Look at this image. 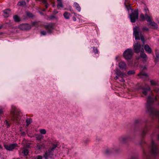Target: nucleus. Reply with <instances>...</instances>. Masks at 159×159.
I'll use <instances>...</instances> for the list:
<instances>
[{"label": "nucleus", "mask_w": 159, "mask_h": 159, "mask_svg": "<svg viewBox=\"0 0 159 159\" xmlns=\"http://www.w3.org/2000/svg\"><path fill=\"white\" fill-rule=\"evenodd\" d=\"M11 115L13 123L16 125H20L21 128H26L32 122L31 118H25L22 116L21 113L16 110L15 107L12 108Z\"/></svg>", "instance_id": "obj_1"}, {"label": "nucleus", "mask_w": 159, "mask_h": 159, "mask_svg": "<svg viewBox=\"0 0 159 159\" xmlns=\"http://www.w3.org/2000/svg\"><path fill=\"white\" fill-rule=\"evenodd\" d=\"M149 148L150 152H147L143 150L144 159H157V156L159 154V148L152 139Z\"/></svg>", "instance_id": "obj_2"}, {"label": "nucleus", "mask_w": 159, "mask_h": 159, "mask_svg": "<svg viewBox=\"0 0 159 159\" xmlns=\"http://www.w3.org/2000/svg\"><path fill=\"white\" fill-rule=\"evenodd\" d=\"M157 100V97L154 96L149 95L147 98L146 107L147 111L150 114L159 118V111L152 107L153 103Z\"/></svg>", "instance_id": "obj_3"}, {"label": "nucleus", "mask_w": 159, "mask_h": 159, "mask_svg": "<svg viewBox=\"0 0 159 159\" xmlns=\"http://www.w3.org/2000/svg\"><path fill=\"white\" fill-rule=\"evenodd\" d=\"M125 0V4L127 11H129V10H131V13L129 15V16L131 21L132 23H134L136 21V20L138 19L139 16L138 10L137 9H132L129 3H128V5L126 4V2H127V0Z\"/></svg>", "instance_id": "obj_4"}, {"label": "nucleus", "mask_w": 159, "mask_h": 159, "mask_svg": "<svg viewBox=\"0 0 159 159\" xmlns=\"http://www.w3.org/2000/svg\"><path fill=\"white\" fill-rule=\"evenodd\" d=\"M145 124V127L142 129L141 130V139L139 143V145L142 147H143L144 145L146 143L145 140L143 139V138L145 136L147 132L148 131V125L146 122Z\"/></svg>", "instance_id": "obj_5"}, {"label": "nucleus", "mask_w": 159, "mask_h": 159, "mask_svg": "<svg viewBox=\"0 0 159 159\" xmlns=\"http://www.w3.org/2000/svg\"><path fill=\"white\" fill-rule=\"evenodd\" d=\"M57 144H52V147L49 148L48 150L46 151L43 155V157L46 159H48L49 158L52 157L53 156V153L55 149L57 147Z\"/></svg>", "instance_id": "obj_6"}, {"label": "nucleus", "mask_w": 159, "mask_h": 159, "mask_svg": "<svg viewBox=\"0 0 159 159\" xmlns=\"http://www.w3.org/2000/svg\"><path fill=\"white\" fill-rule=\"evenodd\" d=\"M133 55V51L131 48L127 49L123 53L124 58L127 60L130 59Z\"/></svg>", "instance_id": "obj_7"}, {"label": "nucleus", "mask_w": 159, "mask_h": 159, "mask_svg": "<svg viewBox=\"0 0 159 159\" xmlns=\"http://www.w3.org/2000/svg\"><path fill=\"white\" fill-rule=\"evenodd\" d=\"M48 141L49 139H48L47 140H44L42 142H41L40 143H37L35 147L36 149L39 150L41 148H47V146L48 145V143H47V142Z\"/></svg>", "instance_id": "obj_8"}, {"label": "nucleus", "mask_w": 159, "mask_h": 159, "mask_svg": "<svg viewBox=\"0 0 159 159\" xmlns=\"http://www.w3.org/2000/svg\"><path fill=\"white\" fill-rule=\"evenodd\" d=\"M134 52L138 53L141 52H143V46H142L139 43L137 42L135 43L134 45Z\"/></svg>", "instance_id": "obj_9"}, {"label": "nucleus", "mask_w": 159, "mask_h": 159, "mask_svg": "<svg viewBox=\"0 0 159 159\" xmlns=\"http://www.w3.org/2000/svg\"><path fill=\"white\" fill-rule=\"evenodd\" d=\"M130 137L129 136L124 135L120 137L118 140L120 143H121L123 144L126 143L127 141L130 139Z\"/></svg>", "instance_id": "obj_10"}, {"label": "nucleus", "mask_w": 159, "mask_h": 159, "mask_svg": "<svg viewBox=\"0 0 159 159\" xmlns=\"http://www.w3.org/2000/svg\"><path fill=\"white\" fill-rule=\"evenodd\" d=\"M18 145L16 143L4 145L5 148L9 151H12Z\"/></svg>", "instance_id": "obj_11"}, {"label": "nucleus", "mask_w": 159, "mask_h": 159, "mask_svg": "<svg viewBox=\"0 0 159 159\" xmlns=\"http://www.w3.org/2000/svg\"><path fill=\"white\" fill-rule=\"evenodd\" d=\"M139 31V27L136 26L133 29V34L136 40L140 39Z\"/></svg>", "instance_id": "obj_12"}, {"label": "nucleus", "mask_w": 159, "mask_h": 159, "mask_svg": "<svg viewBox=\"0 0 159 159\" xmlns=\"http://www.w3.org/2000/svg\"><path fill=\"white\" fill-rule=\"evenodd\" d=\"M18 28L22 30H27L30 29L31 28V26L29 24L25 23L19 25Z\"/></svg>", "instance_id": "obj_13"}, {"label": "nucleus", "mask_w": 159, "mask_h": 159, "mask_svg": "<svg viewBox=\"0 0 159 159\" xmlns=\"http://www.w3.org/2000/svg\"><path fill=\"white\" fill-rule=\"evenodd\" d=\"M139 58L141 59V61L143 62H147L148 57L147 55L143 52H141Z\"/></svg>", "instance_id": "obj_14"}, {"label": "nucleus", "mask_w": 159, "mask_h": 159, "mask_svg": "<svg viewBox=\"0 0 159 159\" xmlns=\"http://www.w3.org/2000/svg\"><path fill=\"white\" fill-rule=\"evenodd\" d=\"M45 28L47 30L48 32L51 33H52V30L54 29V24L49 23L45 25Z\"/></svg>", "instance_id": "obj_15"}, {"label": "nucleus", "mask_w": 159, "mask_h": 159, "mask_svg": "<svg viewBox=\"0 0 159 159\" xmlns=\"http://www.w3.org/2000/svg\"><path fill=\"white\" fill-rule=\"evenodd\" d=\"M142 89V93L143 94L146 95L147 94V92L149 91L150 88L148 85H146L145 87H143L141 88Z\"/></svg>", "instance_id": "obj_16"}, {"label": "nucleus", "mask_w": 159, "mask_h": 159, "mask_svg": "<svg viewBox=\"0 0 159 159\" xmlns=\"http://www.w3.org/2000/svg\"><path fill=\"white\" fill-rule=\"evenodd\" d=\"M20 151L25 156H27L28 154L29 150L27 148L24 147L21 148Z\"/></svg>", "instance_id": "obj_17"}, {"label": "nucleus", "mask_w": 159, "mask_h": 159, "mask_svg": "<svg viewBox=\"0 0 159 159\" xmlns=\"http://www.w3.org/2000/svg\"><path fill=\"white\" fill-rule=\"evenodd\" d=\"M144 49L146 52L148 54H152V50L151 48L148 44H146L144 46Z\"/></svg>", "instance_id": "obj_18"}, {"label": "nucleus", "mask_w": 159, "mask_h": 159, "mask_svg": "<svg viewBox=\"0 0 159 159\" xmlns=\"http://www.w3.org/2000/svg\"><path fill=\"white\" fill-rule=\"evenodd\" d=\"M119 66L120 69H125L126 68V63L124 61H120L119 64Z\"/></svg>", "instance_id": "obj_19"}, {"label": "nucleus", "mask_w": 159, "mask_h": 159, "mask_svg": "<svg viewBox=\"0 0 159 159\" xmlns=\"http://www.w3.org/2000/svg\"><path fill=\"white\" fill-rule=\"evenodd\" d=\"M10 12V10L9 9H7L3 11V15L4 17H7L9 16Z\"/></svg>", "instance_id": "obj_20"}, {"label": "nucleus", "mask_w": 159, "mask_h": 159, "mask_svg": "<svg viewBox=\"0 0 159 159\" xmlns=\"http://www.w3.org/2000/svg\"><path fill=\"white\" fill-rule=\"evenodd\" d=\"M145 20L148 23L151 22L152 20V17L151 16H149L148 15L147 12L145 14Z\"/></svg>", "instance_id": "obj_21"}, {"label": "nucleus", "mask_w": 159, "mask_h": 159, "mask_svg": "<svg viewBox=\"0 0 159 159\" xmlns=\"http://www.w3.org/2000/svg\"><path fill=\"white\" fill-rule=\"evenodd\" d=\"M116 74L118 76H120V77L124 76L125 74L124 73L122 72L119 70L117 69L115 71Z\"/></svg>", "instance_id": "obj_22"}, {"label": "nucleus", "mask_w": 159, "mask_h": 159, "mask_svg": "<svg viewBox=\"0 0 159 159\" xmlns=\"http://www.w3.org/2000/svg\"><path fill=\"white\" fill-rule=\"evenodd\" d=\"M35 138L38 141H40L43 139L44 136L40 134H37L35 135Z\"/></svg>", "instance_id": "obj_23"}, {"label": "nucleus", "mask_w": 159, "mask_h": 159, "mask_svg": "<svg viewBox=\"0 0 159 159\" xmlns=\"http://www.w3.org/2000/svg\"><path fill=\"white\" fill-rule=\"evenodd\" d=\"M148 24L151 25L152 27V28L154 29H157L158 28L157 24L154 22L152 21Z\"/></svg>", "instance_id": "obj_24"}, {"label": "nucleus", "mask_w": 159, "mask_h": 159, "mask_svg": "<svg viewBox=\"0 0 159 159\" xmlns=\"http://www.w3.org/2000/svg\"><path fill=\"white\" fill-rule=\"evenodd\" d=\"M57 1L58 3L57 6L58 9H59L60 7H63V5L62 3V0H57Z\"/></svg>", "instance_id": "obj_25"}, {"label": "nucleus", "mask_w": 159, "mask_h": 159, "mask_svg": "<svg viewBox=\"0 0 159 159\" xmlns=\"http://www.w3.org/2000/svg\"><path fill=\"white\" fill-rule=\"evenodd\" d=\"M73 6L77 11H80L81 8L78 4L76 2H75L74 3Z\"/></svg>", "instance_id": "obj_26"}, {"label": "nucleus", "mask_w": 159, "mask_h": 159, "mask_svg": "<svg viewBox=\"0 0 159 159\" xmlns=\"http://www.w3.org/2000/svg\"><path fill=\"white\" fill-rule=\"evenodd\" d=\"M13 19L15 22H18L20 21V17L17 15L14 16Z\"/></svg>", "instance_id": "obj_27"}, {"label": "nucleus", "mask_w": 159, "mask_h": 159, "mask_svg": "<svg viewBox=\"0 0 159 159\" xmlns=\"http://www.w3.org/2000/svg\"><path fill=\"white\" fill-rule=\"evenodd\" d=\"M70 14L67 12H65L63 14V16L64 17L67 19H69L70 17Z\"/></svg>", "instance_id": "obj_28"}, {"label": "nucleus", "mask_w": 159, "mask_h": 159, "mask_svg": "<svg viewBox=\"0 0 159 159\" xmlns=\"http://www.w3.org/2000/svg\"><path fill=\"white\" fill-rule=\"evenodd\" d=\"M39 1H41L45 5V7L46 8H47L48 7V4L46 0H38Z\"/></svg>", "instance_id": "obj_29"}, {"label": "nucleus", "mask_w": 159, "mask_h": 159, "mask_svg": "<svg viewBox=\"0 0 159 159\" xmlns=\"http://www.w3.org/2000/svg\"><path fill=\"white\" fill-rule=\"evenodd\" d=\"M138 76L142 77L143 76H147V75L146 73L142 71L138 75Z\"/></svg>", "instance_id": "obj_30"}, {"label": "nucleus", "mask_w": 159, "mask_h": 159, "mask_svg": "<svg viewBox=\"0 0 159 159\" xmlns=\"http://www.w3.org/2000/svg\"><path fill=\"white\" fill-rule=\"evenodd\" d=\"M39 131L40 133V134H45L46 133L47 131L44 129H39Z\"/></svg>", "instance_id": "obj_31"}, {"label": "nucleus", "mask_w": 159, "mask_h": 159, "mask_svg": "<svg viewBox=\"0 0 159 159\" xmlns=\"http://www.w3.org/2000/svg\"><path fill=\"white\" fill-rule=\"evenodd\" d=\"M112 152L111 150L110 149H107L105 151V153L107 155L110 154Z\"/></svg>", "instance_id": "obj_32"}, {"label": "nucleus", "mask_w": 159, "mask_h": 159, "mask_svg": "<svg viewBox=\"0 0 159 159\" xmlns=\"http://www.w3.org/2000/svg\"><path fill=\"white\" fill-rule=\"evenodd\" d=\"M43 157L41 155L34 156L33 157L34 159H43Z\"/></svg>", "instance_id": "obj_33"}, {"label": "nucleus", "mask_w": 159, "mask_h": 159, "mask_svg": "<svg viewBox=\"0 0 159 159\" xmlns=\"http://www.w3.org/2000/svg\"><path fill=\"white\" fill-rule=\"evenodd\" d=\"M32 25L33 26L37 27L39 25L38 22H33L32 23Z\"/></svg>", "instance_id": "obj_34"}, {"label": "nucleus", "mask_w": 159, "mask_h": 159, "mask_svg": "<svg viewBox=\"0 0 159 159\" xmlns=\"http://www.w3.org/2000/svg\"><path fill=\"white\" fill-rule=\"evenodd\" d=\"M25 1H20V2H18V5L19 6H22V5H25Z\"/></svg>", "instance_id": "obj_35"}, {"label": "nucleus", "mask_w": 159, "mask_h": 159, "mask_svg": "<svg viewBox=\"0 0 159 159\" xmlns=\"http://www.w3.org/2000/svg\"><path fill=\"white\" fill-rule=\"evenodd\" d=\"M142 30L143 32H148L149 31V29L147 27H144L142 28Z\"/></svg>", "instance_id": "obj_36"}, {"label": "nucleus", "mask_w": 159, "mask_h": 159, "mask_svg": "<svg viewBox=\"0 0 159 159\" xmlns=\"http://www.w3.org/2000/svg\"><path fill=\"white\" fill-rule=\"evenodd\" d=\"M93 52L95 53V54H98V50L97 48L96 47H94L93 48Z\"/></svg>", "instance_id": "obj_37"}, {"label": "nucleus", "mask_w": 159, "mask_h": 159, "mask_svg": "<svg viewBox=\"0 0 159 159\" xmlns=\"http://www.w3.org/2000/svg\"><path fill=\"white\" fill-rule=\"evenodd\" d=\"M135 73V71L134 70H129L127 72L128 75H131Z\"/></svg>", "instance_id": "obj_38"}, {"label": "nucleus", "mask_w": 159, "mask_h": 159, "mask_svg": "<svg viewBox=\"0 0 159 159\" xmlns=\"http://www.w3.org/2000/svg\"><path fill=\"white\" fill-rule=\"evenodd\" d=\"M27 16L30 17H32L33 16V15L31 13L28 12L26 13Z\"/></svg>", "instance_id": "obj_39"}, {"label": "nucleus", "mask_w": 159, "mask_h": 159, "mask_svg": "<svg viewBox=\"0 0 159 159\" xmlns=\"http://www.w3.org/2000/svg\"><path fill=\"white\" fill-rule=\"evenodd\" d=\"M151 85H157V83L154 80H151L150 81Z\"/></svg>", "instance_id": "obj_40"}, {"label": "nucleus", "mask_w": 159, "mask_h": 159, "mask_svg": "<svg viewBox=\"0 0 159 159\" xmlns=\"http://www.w3.org/2000/svg\"><path fill=\"white\" fill-rule=\"evenodd\" d=\"M140 17L141 19L143 21H144L145 20V16L144 15L142 14L140 16Z\"/></svg>", "instance_id": "obj_41"}, {"label": "nucleus", "mask_w": 159, "mask_h": 159, "mask_svg": "<svg viewBox=\"0 0 159 159\" xmlns=\"http://www.w3.org/2000/svg\"><path fill=\"white\" fill-rule=\"evenodd\" d=\"M46 32L45 31H42L41 32V35H45L46 34Z\"/></svg>", "instance_id": "obj_42"}, {"label": "nucleus", "mask_w": 159, "mask_h": 159, "mask_svg": "<svg viewBox=\"0 0 159 159\" xmlns=\"http://www.w3.org/2000/svg\"><path fill=\"white\" fill-rule=\"evenodd\" d=\"M159 59V56L158 55H156V57L155 59V61L156 62Z\"/></svg>", "instance_id": "obj_43"}, {"label": "nucleus", "mask_w": 159, "mask_h": 159, "mask_svg": "<svg viewBox=\"0 0 159 159\" xmlns=\"http://www.w3.org/2000/svg\"><path fill=\"white\" fill-rule=\"evenodd\" d=\"M6 124L7 126V127H9L10 126V124L6 120Z\"/></svg>", "instance_id": "obj_44"}, {"label": "nucleus", "mask_w": 159, "mask_h": 159, "mask_svg": "<svg viewBox=\"0 0 159 159\" xmlns=\"http://www.w3.org/2000/svg\"><path fill=\"white\" fill-rule=\"evenodd\" d=\"M55 18V17L54 16H51L49 17V19L51 20Z\"/></svg>", "instance_id": "obj_45"}, {"label": "nucleus", "mask_w": 159, "mask_h": 159, "mask_svg": "<svg viewBox=\"0 0 159 159\" xmlns=\"http://www.w3.org/2000/svg\"><path fill=\"white\" fill-rule=\"evenodd\" d=\"M21 134L22 135L24 136L25 134V132L23 131H21Z\"/></svg>", "instance_id": "obj_46"}, {"label": "nucleus", "mask_w": 159, "mask_h": 159, "mask_svg": "<svg viewBox=\"0 0 159 159\" xmlns=\"http://www.w3.org/2000/svg\"><path fill=\"white\" fill-rule=\"evenodd\" d=\"M120 81L121 82H124L125 81V80L123 79L122 78V77H121Z\"/></svg>", "instance_id": "obj_47"}, {"label": "nucleus", "mask_w": 159, "mask_h": 159, "mask_svg": "<svg viewBox=\"0 0 159 159\" xmlns=\"http://www.w3.org/2000/svg\"><path fill=\"white\" fill-rule=\"evenodd\" d=\"M141 40L143 42H144V39L143 36H141Z\"/></svg>", "instance_id": "obj_48"}, {"label": "nucleus", "mask_w": 159, "mask_h": 159, "mask_svg": "<svg viewBox=\"0 0 159 159\" xmlns=\"http://www.w3.org/2000/svg\"><path fill=\"white\" fill-rule=\"evenodd\" d=\"M156 19L157 22L159 24V18H156Z\"/></svg>", "instance_id": "obj_49"}, {"label": "nucleus", "mask_w": 159, "mask_h": 159, "mask_svg": "<svg viewBox=\"0 0 159 159\" xmlns=\"http://www.w3.org/2000/svg\"><path fill=\"white\" fill-rule=\"evenodd\" d=\"M3 113V111L2 109H0V115H1Z\"/></svg>", "instance_id": "obj_50"}, {"label": "nucleus", "mask_w": 159, "mask_h": 159, "mask_svg": "<svg viewBox=\"0 0 159 159\" xmlns=\"http://www.w3.org/2000/svg\"><path fill=\"white\" fill-rule=\"evenodd\" d=\"M72 19H73V20L74 21H75L76 20V18L75 17H73V18H72Z\"/></svg>", "instance_id": "obj_51"}, {"label": "nucleus", "mask_w": 159, "mask_h": 159, "mask_svg": "<svg viewBox=\"0 0 159 159\" xmlns=\"http://www.w3.org/2000/svg\"><path fill=\"white\" fill-rule=\"evenodd\" d=\"M139 120H136L135 121V123H138V122H139Z\"/></svg>", "instance_id": "obj_52"}, {"label": "nucleus", "mask_w": 159, "mask_h": 159, "mask_svg": "<svg viewBox=\"0 0 159 159\" xmlns=\"http://www.w3.org/2000/svg\"><path fill=\"white\" fill-rule=\"evenodd\" d=\"M3 25H1V26H0V29L4 27V26Z\"/></svg>", "instance_id": "obj_53"}, {"label": "nucleus", "mask_w": 159, "mask_h": 159, "mask_svg": "<svg viewBox=\"0 0 159 159\" xmlns=\"http://www.w3.org/2000/svg\"><path fill=\"white\" fill-rule=\"evenodd\" d=\"M146 69V67L145 66H144V67H143L142 70H144Z\"/></svg>", "instance_id": "obj_54"}, {"label": "nucleus", "mask_w": 159, "mask_h": 159, "mask_svg": "<svg viewBox=\"0 0 159 159\" xmlns=\"http://www.w3.org/2000/svg\"><path fill=\"white\" fill-rule=\"evenodd\" d=\"M118 79V76H116L115 77V80H117V79Z\"/></svg>", "instance_id": "obj_55"}, {"label": "nucleus", "mask_w": 159, "mask_h": 159, "mask_svg": "<svg viewBox=\"0 0 159 159\" xmlns=\"http://www.w3.org/2000/svg\"><path fill=\"white\" fill-rule=\"evenodd\" d=\"M58 11H54V13H55V14H57V13H58Z\"/></svg>", "instance_id": "obj_56"}, {"label": "nucleus", "mask_w": 159, "mask_h": 159, "mask_svg": "<svg viewBox=\"0 0 159 159\" xmlns=\"http://www.w3.org/2000/svg\"><path fill=\"white\" fill-rule=\"evenodd\" d=\"M42 11H45V9H43V10H42Z\"/></svg>", "instance_id": "obj_57"}, {"label": "nucleus", "mask_w": 159, "mask_h": 159, "mask_svg": "<svg viewBox=\"0 0 159 159\" xmlns=\"http://www.w3.org/2000/svg\"><path fill=\"white\" fill-rule=\"evenodd\" d=\"M157 139L158 140H159V135L158 136Z\"/></svg>", "instance_id": "obj_58"}, {"label": "nucleus", "mask_w": 159, "mask_h": 159, "mask_svg": "<svg viewBox=\"0 0 159 159\" xmlns=\"http://www.w3.org/2000/svg\"><path fill=\"white\" fill-rule=\"evenodd\" d=\"M40 14H43V13L42 12H40Z\"/></svg>", "instance_id": "obj_59"}, {"label": "nucleus", "mask_w": 159, "mask_h": 159, "mask_svg": "<svg viewBox=\"0 0 159 159\" xmlns=\"http://www.w3.org/2000/svg\"><path fill=\"white\" fill-rule=\"evenodd\" d=\"M20 159L19 158H15V159Z\"/></svg>", "instance_id": "obj_60"}, {"label": "nucleus", "mask_w": 159, "mask_h": 159, "mask_svg": "<svg viewBox=\"0 0 159 159\" xmlns=\"http://www.w3.org/2000/svg\"><path fill=\"white\" fill-rule=\"evenodd\" d=\"M54 6H55V5H54V4H53V7H54Z\"/></svg>", "instance_id": "obj_61"}]
</instances>
